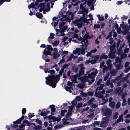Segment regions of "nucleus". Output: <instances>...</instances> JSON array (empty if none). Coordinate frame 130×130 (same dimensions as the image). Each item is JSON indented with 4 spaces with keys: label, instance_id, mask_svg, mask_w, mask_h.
I'll list each match as a JSON object with an SVG mask.
<instances>
[{
    "label": "nucleus",
    "instance_id": "53",
    "mask_svg": "<svg viewBox=\"0 0 130 130\" xmlns=\"http://www.w3.org/2000/svg\"><path fill=\"white\" fill-rule=\"evenodd\" d=\"M88 96L89 95L90 96H92L93 95V91L90 92L89 91L88 92H87Z\"/></svg>",
    "mask_w": 130,
    "mask_h": 130
},
{
    "label": "nucleus",
    "instance_id": "19",
    "mask_svg": "<svg viewBox=\"0 0 130 130\" xmlns=\"http://www.w3.org/2000/svg\"><path fill=\"white\" fill-rule=\"evenodd\" d=\"M84 69H83V68H82L79 71L78 75H79V76L84 74Z\"/></svg>",
    "mask_w": 130,
    "mask_h": 130
},
{
    "label": "nucleus",
    "instance_id": "44",
    "mask_svg": "<svg viewBox=\"0 0 130 130\" xmlns=\"http://www.w3.org/2000/svg\"><path fill=\"white\" fill-rule=\"evenodd\" d=\"M94 98H91L89 100L88 103H89V104H92V103L93 101L94 100Z\"/></svg>",
    "mask_w": 130,
    "mask_h": 130
},
{
    "label": "nucleus",
    "instance_id": "16",
    "mask_svg": "<svg viewBox=\"0 0 130 130\" xmlns=\"http://www.w3.org/2000/svg\"><path fill=\"white\" fill-rule=\"evenodd\" d=\"M67 29V26H64L63 27H62V28H61V29H60L61 30L60 31V32L61 33L63 32Z\"/></svg>",
    "mask_w": 130,
    "mask_h": 130
},
{
    "label": "nucleus",
    "instance_id": "29",
    "mask_svg": "<svg viewBox=\"0 0 130 130\" xmlns=\"http://www.w3.org/2000/svg\"><path fill=\"white\" fill-rule=\"evenodd\" d=\"M65 24V22H64L62 21L60 22L59 23V28L60 29L62 28V27L64 26Z\"/></svg>",
    "mask_w": 130,
    "mask_h": 130
},
{
    "label": "nucleus",
    "instance_id": "8",
    "mask_svg": "<svg viewBox=\"0 0 130 130\" xmlns=\"http://www.w3.org/2000/svg\"><path fill=\"white\" fill-rule=\"evenodd\" d=\"M115 92L117 94L118 93L119 94H120L122 92V90L121 89V88L119 87L117 88L115 90Z\"/></svg>",
    "mask_w": 130,
    "mask_h": 130
},
{
    "label": "nucleus",
    "instance_id": "61",
    "mask_svg": "<svg viewBox=\"0 0 130 130\" xmlns=\"http://www.w3.org/2000/svg\"><path fill=\"white\" fill-rule=\"evenodd\" d=\"M109 40H110V41L109 42V43L111 45H112V44L113 43L114 41L113 40V38H112L111 37L110 38Z\"/></svg>",
    "mask_w": 130,
    "mask_h": 130
},
{
    "label": "nucleus",
    "instance_id": "13",
    "mask_svg": "<svg viewBox=\"0 0 130 130\" xmlns=\"http://www.w3.org/2000/svg\"><path fill=\"white\" fill-rule=\"evenodd\" d=\"M80 8L82 10V12L83 13H87L88 12V10L87 9H86L83 6L80 7Z\"/></svg>",
    "mask_w": 130,
    "mask_h": 130
},
{
    "label": "nucleus",
    "instance_id": "54",
    "mask_svg": "<svg viewBox=\"0 0 130 130\" xmlns=\"http://www.w3.org/2000/svg\"><path fill=\"white\" fill-rule=\"evenodd\" d=\"M92 79L91 80H88V81L89 82V85H91L94 82L95 80V79L94 78H92Z\"/></svg>",
    "mask_w": 130,
    "mask_h": 130
},
{
    "label": "nucleus",
    "instance_id": "7",
    "mask_svg": "<svg viewBox=\"0 0 130 130\" xmlns=\"http://www.w3.org/2000/svg\"><path fill=\"white\" fill-rule=\"evenodd\" d=\"M115 54V51H111L108 54L109 58H115L116 57Z\"/></svg>",
    "mask_w": 130,
    "mask_h": 130
},
{
    "label": "nucleus",
    "instance_id": "33",
    "mask_svg": "<svg viewBox=\"0 0 130 130\" xmlns=\"http://www.w3.org/2000/svg\"><path fill=\"white\" fill-rule=\"evenodd\" d=\"M97 61V60H96L95 59H93L89 60V62L91 63L92 64H94L96 63Z\"/></svg>",
    "mask_w": 130,
    "mask_h": 130
},
{
    "label": "nucleus",
    "instance_id": "1",
    "mask_svg": "<svg viewBox=\"0 0 130 130\" xmlns=\"http://www.w3.org/2000/svg\"><path fill=\"white\" fill-rule=\"evenodd\" d=\"M55 71L54 70H50L48 73H50L51 74H49L48 77H46L45 78L46 84L54 88L56 86V83L59 80L60 78L59 75H56L55 76L53 75L55 73Z\"/></svg>",
    "mask_w": 130,
    "mask_h": 130
},
{
    "label": "nucleus",
    "instance_id": "48",
    "mask_svg": "<svg viewBox=\"0 0 130 130\" xmlns=\"http://www.w3.org/2000/svg\"><path fill=\"white\" fill-rule=\"evenodd\" d=\"M84 87V85L83 84H79L78 85V87L80 89H83Z\"/></svg>",
    "mask_w": 130,
    "mask_h": 130
},
{
    "label": "nucleus",
    "instance_id": "34",
    "mask_svg": "<svg viewBox=\"0 0 130 130\" xmlns=\"http://www.w3.org/2000/svg\"><path fill=\"white\" fill-rule=\"evenodd\" d=\"M121 61V58L119 57H117L115 59V61L116 63H118Z\"/></svg>",
    "mask_w": 130,
    "mask_h": 130
},
{
    "label": "nucleus",
    "instance_id": "35",
    "mask_svg": "<svg viewBox=\"0 0 130 130\" xmlns=\"http://www.w3.org/2000/svg\"><path fill=\"white\" fill-rule=\"evenodd\" d=\"M97 16L99 20L100 21H103L104 19V18L103 17H101L100 15L99 14L97 15Z\"/></svg>",
    "mask_w": 130,
    "mask_h": 130
},
{
    "label": "nucleus",
    "instance_id": "28",
    "mask_svg": "<svg viewBox=\"0 0 130 130\" xmlns=\"http://www.w3.org/2000/svg\"><path fill=\"white\" fill-rule=\"evenodd\" d=\"M36 15L37 17L39 18H42L43 16V15L41 13L38 12L36 13Z\"/></svg>",
    "mask_w": 130,
    "mask_h": 130
},
{
    "label": "nucleus",
    "instance_id": "51",
    "mask_svg": "<svg viewBox=\"0 0 130 130\" xmlns=\"http://www.w3.org/2000/svg\"><path fill=\"white\" fill-rule=\"evenodd\" d=\"M84 38H82L81 37H80L79 38H78V40L79 41H81V43H82L83 42H84Z\"/></svg>",
    "mask_w": 130,
    "mask_h": 130
},
{
    "label": "nucleus",
    "instance_id": "59",
    "mask_svg": "<svg viewBox=\"0 0 130 130\" xmlns=\"http://www.w3.org/2000/svg\"><path fill=\"white\" fill-rule=\"evenodd\" d=\"M64 56H63L62 57V59L60 60V61L59 63H58V64H59L61 63H63L64 62L65 60L63 58V57Z\"/></svg>",
    "mask_w": 130,
    "mask_h": 130
},
{
    "label": "nucleus",
    "instance_id": "23",
    "mask_svg": "<svg viewBox=\"0 0 130 130\" xmlns=\"http://www.w3.org/2000/svg\"><path fill=\"white\" fill-rule=\"evenodd\" d=\"M104 86V84H102L100 85V86L98 87L96 90V91H98L99 90H102Z\"/></svg>",
    "mask_w": 130,
    "mask_h": 130
},
{
    "label": "nucleus",
    "instance_id": "3",
    "mask_svg": "<svg viewBox=\"0 0 130 130\" xmlns=\"http://www.w3.org/2000/svg\"><path fill=\"white\" fill-rule=\"evenodd\" d=\"M103 114L107 118H110L112 113V110L109 108H107L103 110Z\"/></svg>",
    "mask_w": 130,
    "mask_h": 130
},
{
    "label": "nucleus",
    "instance_id": "43",
    "mask_svg": "<svg viewBox=\"0 0 130 130\" xmlns=\"http://www.w3.org/2000/svg\"><path fill=\"white\" fill-rule=\"evenodd\" d=\"M64 70L62 69H61L59 71V75L60 76H62V74L64 71Z\"/></svg>",
    "mask_w": 130,
    "mask_h": 130
},
{
    "label": "nucleus",
    "instance_id": "12",
    "mask_svg": "<svg viewBox=\"0 0 130 130\" xmlns=\"http://www.w3.org/2000/svg\"><path fill=\"white\" fill-rule=\"evenodd\" d=\"M43 54L45 55L46 56L51 55V54L50 51H47L46 49H45L43 51Z\"/></svg>",
    "mask_w": 130,
    "mask_h": 130
},
{
    "label": "nucleus",
    "instance_id": "39",
    "mask_svg": "<svg viewBox=\"0 0 130 130\" xmlns=\"http://www.w3.org/2000/svg\"><path fill=\"white\" fill-rule=\"evenodd\" d=\"M123 114H121L120 116L118 118L119 119L120 121L123 122L124 121V119L123 117Z\"/></svg>",
    "mask_w": 130,
    "mask_h": 130
},
{
    "label": "nucleus",
    "instance_id": "50",
    "mask_svg": "<svg viewBox=\"0 0 130 130\" xmlns=\"http://www.w3.org/2000/svg\"><path fill=\"white\" fill-rule=\"evenodd\" d=\"M38 114L39 115H40L44 117H45L47 115L46 113V112H42L40 113H39Z\"/></svg>",
    "mask_w": 130,
    "mask_h": 130
},
{
    "label": "nucleus",
    "instance_id": "45",
    "mask_svg": "<svg viewBox=\"0 0 130 130\" xmlns=\"http://www.w3.org/2000/svg\"><path fill=\"white\" fill-rule=\"evenodd\" d=\"M118 112H116L115 114L114 115L113 118V119H117L118 118Z\"/></svg>",
    "mask_w": 130,
    "mask_h": 130
},
{
    "label": "nucleus",
    "instance_id": "38",
    "mask_svg": "<svg viewBox=\"0 0 130 130\" xmlns=\"http://www.w3.org/2000/svg\"><path fill=\"white\" fill-rule=\"evenodd\" d=\"M59 41L55 40L53 43V44L55 46H57L59 44Z\"/></svg>",
    "mask_w": 130,
    "mask_h": 130
},
{
    "label": "nucleus",
    "instance_id": "2",
    "mask_svg": "<svg viewBox=\"0 0 130 130\" xmlns=\"http://www.w3.org/2000/svg\"><path fill=\"white\" fill-rule=\"evenodd\" d=\"M88 20L84 18L76 19L73 22V23L75 26H77L78 28H80L82 27L83 22L84 23H88Z\"/></svg>",
    "mask_w": 130,
    "mask_h": 130
},
{
    "label": "nucleus",
    "instance_id": "4",
    "mask_svg": "<svg viewBox=\"0 0 130 130\" xmlns=\"http://www.w3.org/2000/svg\"><path fill=\"white\" fill-rule=\"evenodd\" d=\"M103 121H102L100 123V127L102 128L105 127L108 124V119L107 117H104L103 118Z\"/></svg>",
    "mask_w": 130,
    "mask_h": 130
},
{
    "label": "nucleus",
    "instance_id": "24",
    "mask_svg": "<svg viewBox=\"0 0 130 130\" xmlns=\"http://www.w3.org/2000/svg\"><path fill=\"white\" fill-rule=\"evenodd\" d=\"M78 68V67H76L75 66H73L72 67V70L75 73L77 72Z\"/></svg>",
    "mask_w": 130,
    "mask_h": 130
},
{
    "label": "nucleus",
    "instance_id": "40",
    "mask_svg": "<svg viewBox=\"0 0 130 130\" xmlns=\"http://www.w3.org/2000/svg\"><path fill=\"white\" fill-rule=\"evenodd\" d=\"M121 103L120 102H117L116 105V107L117 109H119Z\"/></svg>",
    "mask_w": 130,
    "mask_h": 130
},
{
    "label": "nucleus",
    "instance_id": "11",
    "mask_svg": "<svg viewBox=\"0 0 130 130\" xmlns=\"http://www.w3.org/2000/svg\"><path fill=\"white\" fill-rule=\"evenodd\" d=\"M55 106L53 105H50L49 106V109H51L52 112H54L56 111V109L55 108Z\"/></svg>",
    "mask_w": 130,
    "mask_h": 130
},
{
    "label": "nucleus",
    "instance_id": "57",
    "mask_svg": "<svg viewBox=\"0 0 130 130\" xmlns=\"http://www.w3.org/2000/svg\"><path fill=\"white\" fill-rule=\"evenodd\" d=\"M71 103L73 106H75L76 105L77 102L75 100H73L71 102Z\"/></svg>",
    "mask_w": 130,
    "mask_h": 130
},
{
    "label": "nucleus",
    "instance_id": "42",
    "mask_svg": "<svg viewBox=\"0 0 130 130\" xmlns=\"http://www.w3.org/2000/svg\"><path fill=\"white\" fill-rule=\"evenodd\" d=\"M22 121L20 119H19L13 122L14 124H20L21 123V122Z\"/></svg>",
    "mask_w": 130,
    "mask_h": 130
},
{
    "label": "nucleus",
    "instance_id": "36",
    "mask_svg": "<svg viewBox=\"0 0 130 130\" xmlns=\"http://www.w3.org/2000/svg\"><path fill=\"white\" fill-rule=\"evenodd\" d=\"M47 47L46 48V49H47V50L48 51H52L53 49L51 46L50 45H47Z\"/></svg>",
    "mask_w": 130,
    "mask_h": 130
},
{
    "label": "nucleus",
    "instance_id": "27",
    "mask_svg": "<svg viewBox=\"0 0 130 130\" xmlns=\"http://www.w3.org/2000/svg\"><path fill=\"white\" fill-rule=\"evenodd\" d=\"M94 0H88L87 2V4L89 7H90L92 4Z\"/></svg>",
    "mask_w": 130,
    "mask_h": 130
},
{
    "label": "nucleus",
    "instance_id": "25",
    "mask_svg": "<svg viewBox=\"0 0 130 130\" xmlns=\"http://www.w3.org/2000/svg\"><path fill=\"white\" fill-rule=\"evenodd\" d=\"M87 49V47L86 46H85V48H82L81 49V52L80 54H81L84 55L85 53V50H86Z\"/></svg>",
    "mask_w": 130,
    "mask_h": 130
},
{
    "label": "nucleus",
    "instance_id": "46",
    "mask_svg": "<svg viewBox=\"0 0 130 130\" xmlns=\"http://www.w3.org/2000/svg\"><path fill=\"white\" fill-rule=\"evenodd\" d=\"M79 76V75H78V73H77L76 74L72 76V78H74V79H76L77 77Z\"/></svg>",
    "mask_w": 130,
    "mask_h": 130
},
{
    "label": "nucleus",
    "instance_id": "22",
    "mask_svg": "<svg viewBox=\"0 0 130 130\" xmlns=\"http://www.w3.org/2000/svg\"><path fill=\"white\" fill-rule=\"evenodd\" d=\"M116 67L117 70H118L122 69L123 67V66L121 64H117L116 65Z\"/></svg>",
    "mask_w": 130,
    "mask_h": 130
},
{
    "label": "nucleus",
    "instance_id": "30",
    "mask_svg": "<svg viewBox=\"0 0 130 130\" xmlns=\"http://www.w3.org/2000/svg\"><path fill=\"white\" fill-rule=\"evenodd\" d=\"M23 123H25L27 124V125L28 126L31 125V124L30 122H29L27 120H25L23 121Z\"/></svg>",
    "mask_w": 130,
    "mask_h": 130
},
{
    "label": "nucleus",
    "instance_id": "47",
    "mask_svg": "<svg viewBox=\"0 0 130 130\" xmlns=\"http://www.w3.org/2000/svg\"><path fill=\"white\" fill-rule=\"evenodd\" d=\"M36 121L38 124H39L40 125H42V122L41 120L37 119H36Z\"/></svg>",
    "mask_w": 130,
    "mask_h": 130
},
{
    "label": "nucleus",
    "instance_id": "41",
    "mask_svg": "<svg viewBox=\"0 0 130 130\" xmlns=\"http://www.w3.org/2000/svg\"><path fill=\"white\" fill-rule=\"evenodd\" d=\"M122 75L121 74L119 76L117 77H116L115 78L116 79V80L117 81H118L122 77Z\"/></svg>",
    "mask_w": 130,
    "mask_h": 130
},
{
    "label": "nucleus",
    "instance_id": "6",
    "mask_svg": "<svg viewBox=\"0 0 130 130\" xmlns=\"http://www.w3.org/2000/svg\"><path fill=\"white\" fill-rule=\"evenodd\" d=\"M125 46L124 43L122 44L120 46V47L119 48H117V51L116 52V54L118 56L120 55L122 53V48H123Z\"/></svg>",
    "mask_w": 130,
    "mask_h": 130
},
{
    "label": "nucleus",
    "instance_id": "52",
    "mask_svg": "<svg viewBox=\"0 0 130 130\" xmlns=\"http://www.w3.org/2000/svg\"><path fill=\"white\" fill-rule=\"evenodd\" d=\"M26 111V108H23L22 109V115H24Z\"/></svg>",
    "mask_w": 130,
    "mask_h": 130
},
{
    "label": "nucleus",
    "instance_id": "9",
    "mask_svg": "<svg viewBox=\"0 0 130 130\" xmlns=\"http://www.w3.org/2000/svg\"><path fill=\"white\" fill-rule=\"evenodd\" d=\"M89 33L88 32L86 31V33L85 34L83 37L84 42H87L88 43V36H89Z\"/></svg>",
    "mask_w": 130,
    "mask_h": 130
},
{
    "label": "nucleus",
    "instance_id": "20",
    "mask_svg": "<svg viewBox=\"0 0 130 130\" xmlns=\"http://www.w3.org/2000/svg\"><path fill=\"white\" fill-rule=\"evenodd\" d=\"M122 23L120 24V26L121 27L125 29H127V25H125L123 21L122 22Z\"/></svg>",
    "mask_w": 130,
    "mask_h": 130
},
{
    "label": "nucleus",
    "instance_id": "60",
    "mask_svg": "<svg viewBox=\"0 0 130 130\" xmlns=\"http://www.w3.org/2000/svg\"><path fill=\"white\" fill-rule=\"evenodd\" d=\"M102 81V80L101 79H99V80L96 83V85H97L98 86L100 85Z\"/></svg>",
    "mask_w": 130,
    "mask_h": 130
},
{
    "label": "nucleus",
    "instance_id": "26",
    "mask_svg": "<svg viewBox=\"0 0 130 130\" xmlns=\"http://www.w3.org/2000/svg\"><path fill=\"white\" fill-rule=\"evenodd\" d=\"M120 55L121 58L122 59H125L127 57V55L126 54L124 53H122Z\"/></svg>",
    "mask_w": 130,
    "mask_h": 130
},
{
    "label": "nucleus",
    "instance_id": "64",
    "mask_svg": "<svg viewBox=\"0 0 130 130\" xmlns=\"http://www.w3.org/2000/svg\"><path fill=\"white\" fill-rule=\"evenodd\" d=\"M130 70V67H128L125 69L124 72L125 73L128 72Z\"/></svg>",
    "mask_w": 130,
    "mask_h": 130
},
{
    "label": "nucleus",
    "instance_id": "15",
    "mask_svg": "<svg viewBox=\"0 0 130 130\" xmlns=\"http://www.w3.org/2000/svg\"><path fill=\"white\" fill-rule=\"evenodd\" d=\"M60 55L58 53V52H53V58L56 59L59 57Z\"/></svg>",
    "mask_w": 130,
    "mask_h": 130
},
{
    "label": "nucleus",
    "instance_id": "32",
    "mask_svg": "<svg viewBox=\"0 0 130 130\" xmlns=\"http://www.w3.org/2000/svg\"><path fill=\"white\" fill-rule=\"evenodd\" d=\"M40 8L46 10V8L45 7V5L44 3H41L40 5H39Z\"/></svg>",
    "mask_w": 130,
    "mask_h": 130
},
{
    "label": "nucleus",
    "instance_id": "31",
    "mask_svg": "<svg viewBox=\"0 0 130 130\" xmlns=\"http://www.w3.org/2000/svg\"><path fill=\"white\" fill-rule=\"evenodd\" d=\"M67 111L66 110H60L61 116L62 117L63 116L65 113Z\"/></svg>",
    "mask_w": 130,
    "mask_h": 130
},
{
    "label": "nucleus",
    "instance_id": "55",
    "mask_svg": "<svg viewBox=\"0 0 130 130\" xmlns=\"http://www.w3.org/2000/svg\"><path fill=\"white\" fill-rule=\"evenodd\" d=\"M100 28V25L99 24H95L94 26V28Z\"/></svg>",
    "mask_w": 130,
    "mask_h": 130
},
{
    "label": "nucleus",
    "instance_id": "56",
    "mask_svg": "<svg viewBox=\"0 0 130 130\" xmlns=\"http://www.w3.org/2000/svg\"><path fill=\"white\" fill-rule=\"evenodd\" d=\"M82 104L81 103H78L76 106V108L77 109H78L81 107Z\"/></svg>",
    "mask_w": 130,
    "mask_h": 130
},
{
    "label": "nucleus",
    "instance_id": "5",
    "mask_svg": "<svg viewBox=\"0 0 130 130\" xmlns=\"http://www.w3.org/2000/svg\"><path fill=\"white\" fill-rule=\"evenodd\" d=\"M98 73V71L97 70L92 72L91 73L88 74L89 78H94L96 75Z\"/></svg>",
    "mask_w": 130,
    "mask_h": 130
},
{
    "label": "nucleus",
    "instance_id": "10",
    "mask_svg": "<svg viewBox=\"0 0 130 130\" xmlns=\"http://www.w3.org/2000/svg\"><path fill=\"white\" fill-rule=\"evenodd\" d=\"M108 58L107 55H105V53H102L100 56V60L105 59Z\"/></svg>",
    "mask_w": 130,
    "mask_h": 130
},
{
    "label": "nucleus",
    "instance_id": "17",
    "mask_svg": "<svg viewBox=\"0 0 130 130\" xmlns=\"http://www.w3.org/2000/svg\"><path fill=\"white\" fill-rule=\"evenodd\" d=\"M84 43H81L82 45L81 47L82 48H85L84 47L87 46L88 45L89 43L88 42H84Z\"/></svg>",
    "mask_w": 130,
    "mask_h": 130
},
{
    "label": "nucleus",
    "instance_id": "49",
    "mask_svg": "<svg viewBox=\"0 0 130 130\" xmlns=\"http://www.w3.org/2000/svg\"><path fill=\"white\" fill-rule=\"evenodd\" d=\"M25 126V124H22L20 125L19 126V128L20 129H23L24 127Z\"/></svg>",
    "mask_w": 130,
    "mask_h": 130
},
{
    "label": "nucleus",
    "instance_id": "14",
    "mask_svg": "<svg viewBox=\"0 0 130 130\" xmlns=\"http://www.w3.org/2000/svg\"><path fill=\"white\" fill-rule=\"evenodd\" d=\"M81 52V49L79 48H76L75 51L74 50L73 51V53L74 54L77 53L78 55L80 54Z\"/></svg>",
    "mask_w": 130,
    "mask_h": 130
},
{
    "label": "nucleus",
    "instance_id": "37",
    "mask_svg": "<svg viewBox=\"0 0 130 130\" xmlns=\"http://www.w3.org/2000/svg\"><path fill=\"white\" fill-rule=\"evenodd\" d=\"M126 99H123V102L122 103V106L123 107L124 106H126Z\"/></svg>",
    "mask_w": 130,
    "mask_h": 130
},
{
    "label": "nucleus",
    "instance_id": "21",
    "mask_svg": "<svg viewBox=\"0 0 130 130\" xmlns=\"http://www.w3.org/2000/svg\"><path fill=\"white\" fill-rule=\"evenodd\" d=\"M42 128V126L39 125L36 126L34 127V129L35 130H41Z\"/></svg>",
    "mask_w": 130,
    "mask_h": 130
},
{
    "label": "nucleus",
    "instance_id": "62",
    "mask_svg": "<svg viewBox=\"0 0 130 130\" xmlns=\"http://www.w3.org/2000/svg\"><path fill=\"white\" fill-rule=\"evenodd\" d=\"M68 66L69 65L68 64H65L62 66L61 68L64 70V69L67 68Z\"/></svg>",
    "mask_w": 130,
    "mask_h": 130
},
{
    "label": "nucleus",
    "instance_id": "18",
    "mask_svg": "<svg viewBox=\"0 0 130 130\" xmlns=\"http://www.w3.org/2000/svg\"><path fill=\"white\" fill-rule=\"evenodd\" d=\"M98 91H96V90H95V95L96 97H98L99 98H101L102 96V95L100 93H99V92H98Z\"/></svg>",
    "mask_w": 130,
    "mask_h": 130
},
{
    "label": "nucleus",
    "instance_id": "58",
    "mask_svg": "<svg viewBox=\"0 0 130 130\" xmlns=\"http://www.w3.org/2000/svg\"><path fill=\"white\" fill-rule=\"evenodd\" d=\"M35 8V4L34 3H32L31 4L30 6H29V8Z\"/></svg>",
    "mask_w": 130,
    "mask_h": 130
},
{
    "label": "nucleus",
    "instance_id": "63",
    "mask_svg": "<svg viewBox=\"0 0 130 130\" xmlns=\"http://www.w3.org/2000/svg\"><path fill=\"white\" fill-rule=\"evenodd\" d=\"M82 96L85 97H87L88 96V94L87 93H85L84 92H82Z\"/></svg>",
    "mask_w": 130,
    "mask_h": 130
}]
</instances>
